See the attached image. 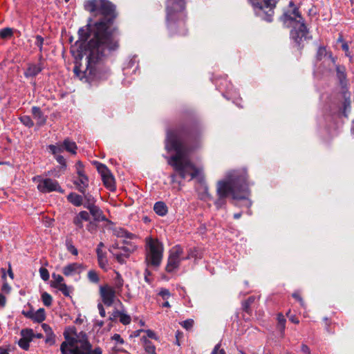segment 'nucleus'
<instances>
[{
  "label": "nucleus",
  "mask_w": 354,
  "mask_h": 354,
  "mask_svg": "<svg viewBox=\"0 0 354 354\" xmlns=\"http://www.w3.org/2000/svg\"><path fill=\"white\" fill-rule=\"evenodd\" d=\"M84 9L96 18H89L86 26L77 32L79 56L85 55L87 68L81 72L77 67L75 73L88 82L106 80L111 75L108 61L119 50L120 30L115 21L118 17L116 6L109 0H86Z\"/></svg>",
  "instance_id": "obj_1"
},
{
  "label": "nucleus",
  "mask_w": 354,
  "mask_h": 354,
  "mask_svg": "<svg viewBox=\"0 0 354 354\" xmlns=\"http://www.w3.org/2000/svg\"><path fill=\"white\" fill-rule=\"evenodd\" d=\"M202 132L198 118L194 111H189L183 113L181 120L167 129L165 138L166 150L176 152L168 158L167 163L180 178L185 179L189 175L190 180L196 178L200 183L204 181V176L188 156L198 147Z\"/></svg>",
  "instance_id": "obj_2"
},
{
  "label": "nucleus",
  "mask_w": 354,
  "mask_h": 354,
  "mask_svg": "<svg viewBox=\"0 0 354 354\" xmlns=\"http://www.w3.org/2000/svg\"><path fill=\"white\" fill-rule=\"evenodd\" d=\"M248 174L245 169L235 170L227 176V180H220L217 183L216 192L218 196L215 201L216 207L221 208L226 203L225 198L231 195L233 199H245L250 195Z\"/></svg>",
  "instance_id": "obj_3"
},
{
  "label": "nucleus",
  "mask_w": 354,
  "mask_h": 354,
  "mask_svg": "<svg viewBox=\"0 0 354 354\" xmlns=\"http://www.w3.org/2000/svg\"><path fill=\"white\" fill-rule=\"evenodd\" d=\"M289 6L293 8L292 10L284 11L279 20L286 27L292 28L290 30V38L301 50L304 47L303 41L310 38L308 36L309 31L298 8L295 7L292 1L289 2Z\"/></svg>",
  "instance_id": "obj_4"
},
{
  "label": "nucleus",
  "mask_w": 354,
  "mask_h": 354,
  "mask_svg": "<svg viewBox=\"0 0 354 354\" xmlns=\"http://www.w3.org/2000/svg\"><path fill=\"white\" fill-rule=\"evenodd\" d=\"M166 26L169 36L187 34L185 10L166 9Z\"/></svg>",
  "instance_id": "obj_5"
},
{
  "label": "nucleus",
  "mask_w": 354,
  "mask_h": 354,
  "mask_svg": "<svg viewBox=\"0 0 354 354\" xmlns=\"http://www.w3.org/2000/svg\"><path fill=\"white\" fill-rule=\"evenodd\" d=\"M254 8L256 15L267 22L273 21L277 0H248Z\"/></svg>",
  "instance_id": "obj_6"
},
{
  "label": "nucleus",
  "mask_w": 354,
  "mask_h": 354,
  "mask_svg": "<svg viewBox=\"0 0 354 354\" xmlns=\"http://www.w3.org/2000/svg\"><path fill=\"white\" fill-rule=\"evenodd\" d=\"M145 261L148 266L158 267L162 259L163 245L157 239H149Z\"/></svg>",
  "instance_id": "obj_7"
},
{
  "label": "nucleus",
  "mask_w": 354,
  "mask_h": 354,
  "mask_svg": "<svg viewBox=\"0 0 354 354\" xmlns=\"http://www.w3.org/2000/svg\"><path fill=\"white\" fill-rule=\"evenodd\" d=\"M34 180H37V189L42 193H48L53 191L63 193L64 190L59 186L58 182L56 180H53L49 178H42L41 176H37L34 178Z\"/></svg>",
  "instance_id": "obj_8"
},
{
  "label": "nucleus",
  "mask_w": 354,
  "mask_h": 354,
  "mask_svg": "<svg viewBox=\"0 0 354 354\" xmlns=\"http://www.w3.org/2000/svg\"><path fill=\"white\" fill-rule=\"evenodd\" d=\"M183 252V248L180 245H176L170 250L167 264L165 268L167 272H172L179 267L182 260L181 256Z\"/></svg>",
  "instance_id": "obj_9"
},
{
  "label": "nucleus",
  "mask_w": 354,
  "mask_h": 354,
  "mask_svg": "<svg viewBox=\"0 0 354 354\" xmlns=\"http://www.w3.org/2000/svg\"><path fill=\"white\" fill-rule=\"evenodd\" d=\"M96 164L97 169L101 175L104 185L111 192L114 191L115 189V182L111 171L102 163L97 162Z\"/></svg>",
  "instance_id": "obj_10"
},
{
  "label": "nucleus",
  "mask_w": 354,
  "mask_h": 354,
  "mask_svg": "<svg viewBox=\"0 0 354 354\" xmlns=\"http://www.w3.org/2000/svg\"><path fill=\"white\" fill-rule=\"evenodd\" d=\"M100 292L104 305L107 306H112L115 297V290L108 286H101L100 288Z\"/></svg>",
  "instance_id": "obj_11"
},
{
  "label": "nucleus",
  "mask_w": 354,
  "mask_h": 354,
  "mask_svg": "<svg viewBox=\"0 0 354 354\" xmlns=\"http://www.w3.org/2000/svg\"><path fill=\"white\" fill-rule=\"evenodd\" d=\"M22 337L19 340L18 345L22 349L28 351L29 348V344L34 338V333L32 329H23L21 331Z\"/></svg>",
  "instance_id": "obj_12"
},
{
  "label": "nucleus",
  "mask_w": 354,
  "mask_h": 354,
  "mask_svg": "<svg viewBox=\"0 0 354 354\" xmlns=\"http://www.w3.org/2000/svg\"><path fill=\"white\" fill-rule=\"evenodd\" d=\"M44 68V66L42 63H39L37 64H28V68L24 72V75L26 77H36Z\"/></svg>",
  "instance_id": "obj_13"
},
{
  "label": "nucleus",
  "mask_w": 354,
  "mask_h": 354,
  "mask_svg": "<svg viewBox=\"0 0 354 354\" xmlns=\"http://www.w3.org/2000/svg\"><path fill=\"white\" fill-rule=\"evenodd\" d=\"M342 97L344 98V102L339 110L342 111V115L347 118L348 111H350L351 109V94L347 90H344L342 91Z\"/></svg>",
  "instance_id": "obj_14"
},
{
  "label": "nucleus",
  "mask_w": 354,
  "mask_h": 354,
  "mask_svg": "<svg viewBox=\"0 0 354 354\" xmlns=\"http://www.w3.org/2000/svg\"><path fill=\"white\" fill-rule=\"evenodd\" d=\"M74 184L80 192L84 194L88 186V178L85 174L79 175L78 178L74 181Z\"/></svg>",
  "instance_id": "obj_15"
},
{
  "label": "nucleus",
  "mask_w": 354,
  "mask_h": 354,
  "mask_svg": "<svg viewBox=\"0 0 354 354\" xmlns=\"http://www.w3.org/2000/svg\"><path fill=\"white\" fill-rule=\"evenodd\" d=\"M90 214L93 217L95 221H104L106 220V217L103 215L102 211L98 206L88 207Z\"/></svg>",
  "instance_id": "obj_16"
},
{
  "label": "nucleus",
  "mask_w": 354,
  "mask_h": 354,
  "mask_svg": "<svg viewBox=\"0 0 354 354\" xmlns=\"http://www.w3.org/2000/svg\"><path fill=\"white\" fill-rule=\"evenodd\" d=\"M32 114L34 119L37 120V125L41 126L46 123V119L39 107L33 106L32 108Z\"/></svg>",
  "instance_id": "obj_17"
},
{
  "label": "nucleus",
  "mask_w": 354,
  "mask_h": 354,
  "mask_svg": "<svg viewBox=\"0 0 354 354\" xmlns=\"http://www.w3.org/2000/svg\"><path fill=\"white\" fill-rule=\"evenodd\" d=\"M186 0H167L166 9L185 10Z\"/></svg>",
  "instance_id": "obj_18"
},
{
  "label": "nucleus",
  "mask_w": 354,
  "mask_h": 354,
  "mask_svg": "<svg viewBox=\"0 0 354 354\" xmlns=\"http://www.w3.org/2000/svg\"><path fill=\"white\" fill-rule=\"evenodd\" d=\"M82 268V265L77 263H70L63 268L62 272L65 276H71L77 272Z\"/></svg>",
  "instance_id": "obj_19"
},
{
  "label": "nucleus",
  "mask_w": 354,
  "mask_h": 354,
  "mask_svg": "<svg viewBox=\"0 0 354 354\" xmlns=\"http://www.w3.org/2000/svg\"><path fill=\"white\" fill-rule=\"evenodd\" d=\"M67 200L76 207L83 205V196L75 192H71L67 196Z\"/></svg>",
  "instance_id": "obj_20"
},
{
  "label": "nucleus",
  "mask_w": 354,
  "mask_h": 354,
  "mask_svg": "<svg viewBox=\"0 0 354 354\" xmlns=\"http://www.w3.org/2000/svg\"><path fill=\"white\" fill-rule=\"evenodd\" d=\"M153 210L158 215L164 216L167 214L168 208L164 202L158 201L154 204Z\"/></svg>",
  "instance_id": "obj_21"
},
{
  "label": "nucleus",
  "mask_w": 354,
  "mask_h": 354,
  "mask_svg": "<svg viewBox=\"0 0 354 354\" xmlns=\"http://www.w3.org/2000/svg\"><path fill=\"white\" fill-rule=\"evenodd\" d=\"M336 73H337V77L339 81L340 84L342 86L343 91L344 89V86L346 85V75L345 73V68L343 66H336Z\"/></svg>",
  "instance_id": "obj_22"
},
{
  "label": "nucleus",
  "mask_w": 354,
  "mask_h": 354,
  "mask_svg": "<svg viewBox=\"0 0 354 354\" xmlns=\"http://www.w3.org/2000/svg\"><path fill=\"white\" fill-rule=\"evenodd\" d=\"M277 329L279 331L281 337L284 336V330L286 328V319L283 315L281 313L277 314Z\"/></svg>",
  "instance_id": "obj_23"
},
{
  "label": "nucleus",
  "mask_w": 354,
  "mask_h": 354,
  "mask_svg": "<svg viewBox=\"0 0 354 354\" xmlns=\"http://www.w3.org/2000/svg\"><path fill=\"white\" fill-rule=\"evenodd\" d=\"M96 253H97V262H98L99 266L102 269H105L106 266L108 263V261H107L106 257V252H104L100 248H97Z\"/></svg>",
  "instance_id": "obj_24"
},
{
  "label": "nucleus",
  "mask_w": 354,
  "mask_h": 354,
  "mask_svg": "<svg viewBox=\"0 0 354 354\" xmlns=\"http://www.w3.org/2000/svg\"><path fill=\"white\" fill-rule=\"evenodd\" d=\"M64 150L72 153L76 154L77 147L75 142L71 141L70 139L66 138L63 141Z\"/></svg>",
  "instance_id": "obj_25"
},
{
  "label": "nucleus",
  "mask_w": 354,
  "mask_h": 354,
  "mask_svg": "<svg viewBox=\"0 0 354 354\" xmlns=\"http://www.w3.org/2000/svg\"><path fill=\"white\" fill-rule=\"evenodd\" d=\"M255 297L250 296L242 302V310L243 312L250 315L252 313L251 305L254 302Z\"/></svg>",
  "instance_id": "obj_26"
},
{
  "label": "nucleus",
  "mask_w": 354,
  "mask_h": 354,
  "mask_svg": "<svg viewBox=\"0 0 354 354\" xmlns=\"http://www.w3.org/2000/svg\"><path fill=\"white\" fill-rule=\"evenodd\" d=\"M84 195L83 200H85V203H83L85 208L88 209V207L95 206V200L94 197L90 193L82 194Z\"/></svg>",
  "instance_id": "obj_27"
},
{
  "label": "nucleus",
  "mask_w": 354,
  "mask_h": 354,
  "mask_svg": "<svg viewBox=\"0 0 354 354\" xmlns=\"http://www.w3.org/2000/svg\"><path fill=\"white\" fill-rule=\"evenodd\" d=\"M142 340L144 342V347L146 352L148 353L156 354L155 351L156 347L151 341L147 339L146 337H142Z\"/></svg>",
  "instance_id": "obj_28"
},
{
  "label": "nucleus",
  "mask_w": 354,
  "mask_h": 354,
  "mask_svg": "<svg viewBox=\"0 0 354 354\" xmlns=\"http://www.w3.org/2000/svg\"><path fill=\"white\" fill-rule=\"evenodd\" d=\"M46 319L45 310L44 308H39L37 310L33 315L32 320L34 322L41 323Z\"/></svg>",
  "instance_id": "obj_29"
},
{
  "label": "nucleus",
  "mask_w": 354,
  "mask_h": 354,
  "mask_svg": "<svg viewBox=\"0 0 354 354\" xmlns=\"http://www.w3.org/2000/svg\"><path fill=\"white\" fill-rule=\"evenodd\" d=\"M53 287L54 288H58L59 290H60L62 294L66 296V297H68L70 296V292H71V288L67 286L66 283H63V284H54V285H52Z\"/></svg>",
  "instance_id": "obj_30"
},
{
  "label": "nucleus",
  "mask_w": 354,
  "mask_h": 354,
  "mask_svg": "<svg viewBox=\"0 0 354 354\" xmlns=\"http://www.w3.org/2000/svg\"><path fill=\"white\" fill-rule=\"evenodd\" d=\"M13 29L11 28H5L0 30V37L3 39H8L13 35Z\"/></svg>",
  "instance_id": "obj_31"
},
{
  "label": "nucleus",
  "mask_w": 354,
  "mask_h": 354,
  "mask_svg": "<svg viewBox=\"0 0 354 354\" xmlns=\"http://www.w3.org/2000/svg\"><path fill=\"white\" fill-rule=\"evenodd\" d=\"M81 343L80 349L81 351H84L86 354H88L90 351H91L92 345L90 342L86 339L79 341Z\"/></svg>",
  "instance_id": "obj_32"
},
{
  "label": "nucleus",
  "mask_w": 354,
  "mask_h": 354,
  "mask_svg": "<svg viewBox=\"0 0 354 354\" xmlns=\"http://www.w3.org/2000/svg\"><path fill=\"white\" fill-rule=\"evenodd\" d=\"M49 149L53 155H59L58 153H62L64 151V147L63 142L58 145H50L48 146Z\"/></svg>",
  "instance_id": "obj_33"
},
{
  "label": "nucleus",
  "mask_w": 354,
  "mask_h": 354,
  "mask_svg": "<svg viewBox=\"0 0 354 354\" xmlns=\"http://www.w3.org/2000/svg\"><path fill=\"white\" fill-rule=\"evenodd\" d=\"M87 277L88 280L94 283H98L100 281V277L98 274L94 270H91L88 272Z\"/></svg>",
  "instance_id": "obj_34"
},
{
  "label": "nucleus",
  "mask_w": 354,
  "mask_h": 354,
  "mask_svg": "<svg viewBox=\"0 0 354 354\" xmlns=\"http://www.w3.org/2000/svg\"><path fill=\"white\" fill-rule=\"evenodd\" d=\"M66 247L68 252H70L72 254L77 256L78 254V251L77 248L73 245V241L71 239H67L66 240Z\"/></svg>",
  "instance_id": "obj_35"
},
{
  "label": "nucleus",
  "mask_w": 354,
  "mask_h": 354,
  "mask_svg": "<svg viewBox=\"0 0 354 354\" xmlns=\"http://www.w3.org/2000/svg\"><path fill=\"white\" fill-rule=\"evenodd\" d=\"M121 250H122L125 258H128L131 253L136 250V245L133 243H129V246H122Z\"/></svg>",
  "instance_id": "obj_36"
},
{
  "label": "nucleus",
  "mask_w": 354,
  "mask_h": 354,
  "mask_svg": "<svg viewBox=\"0 0 354 354\" xmlns=\"http://www.w3.org/2000/svg\"><path fill=\"white\" fill-rule=\"evenodd\" d=\"M41 299L44 306L49 307L52 305L53 298L48 292H44L42 293Z\"/></svg>",
  "instance_id": "obj_37"
},
{
  "label": "nucleus",
  "mask_w": 354,
  "mask_h": 354,
  "mask_svg": "<svg viewBox=\"0 0 354 354\" xmlns=\"http://www.w3.org/2000/svg\"><path fill=\"white\" fill-rule=\"evenodd\" d=\"M116 276L114 279V284L115 288H117L119 290H121L122 287L123 286L124 281L122 278L121 274L116 272Z\"/></svg>",
  "instance_id": "obj_38"
},
{
  "label": "nucleus",
  "mask_w": 354,
  "mask_h": 354,
  "mask_svg": "<svg viewBox=\"0 0 354 354\" xmlns=\"http://www.w3.org/2000/svg\"><path fill=\"white\" fill-rule=\"evenodd\" d=\"M191 258H201V253L199 250L196 248H191L189 250L188 254L186 257H185V259H189Z\"/></svg>",
  "instance_id": "obj_39"
},
{
  "label": "nucleus",
  "mask_w": 354,
  "mask_h": 354,
  "mask_svg": "<svg viewBox=\"0 0 354 354\" xmlns=\"http://www.w3.org/2000/svg\"><path fill=\"white\" fill-rule=\"evenodd\" d=\"M21 122L28 127H32L34 125V123L31 119V118L28 115H23L19 118Z\"/></svg>",
  "instance_id": "obj_40"
},
{
  "label": "nucleus",
  "mask_w": 354,
  "mask_h": 354,
  "mask_svg": "<svg viewBox=\"0 0 354 354\" xmlns=\"http://www.w3.org/2000/svg\"><path fill=\"white\" fill-rule=\"evenodd\" d=\"M117 236L118 237H125L130 239H132L134 237L133 234L130 233L123 229H120V230L117 232Z\"/></svg>",
  "instance_id": "obj_41"
},
{
  "label": "nucleus",
  "mask_w": 354,
  "mask_h": 354,
  "mask_svg": "<svg viewBox=\"0 0 354 354\" xmlns=\"http://www.w3.org/2000/svg\"><path fill=\"white\" fill-rule=\"evenodd\" d=\"M326 49L324 46H320L317 52L316 58L317 61H321L323 57L326 56Z\"/></svg>",
  "instance_id": "obj_42"
},
{
  "label": "nucleus",
  "mask_w": 354,
  "mask_h": 354,
  "mask_svg": "<svg viewBox=\"0 0 354 354\" xmlns=\"http://www.w3.org/2000/svg\"><path fill=\"white\" fill-rule=\"evenodd\" d=\"M56 160L61 165L62 169H66V162L64 156L62 155H54Z\"/></svg>",
  "instance_id": "obj_43"
},
{
  "label": "nucleus",
  "mask_w": 354,
  "mask_h": 354,
  "mask_svg": "<svg viewBox=\"0 0 354 354\" xmlns=\"http://www.w3.org/2000/svg\"><path fill=\"white\" fill-rule=\"evenodd\" d=\"M131 317L128 315H126L123 313H121V315L120 317V322L124 324V325H127V324H129L130 322H131Z\"/></svg>",
  "instance_id": "obj_44"
},
{
  "label": "nucleus",
  "mask_w": 354,
  "mask_h": 354,
  "mask_svg": "<svg viewBox=\"0 0 354 354\" xmlns=\"http://www.w3.org/2000/svg\"><path fill=\"white\" fill-rule=\"evenodd\" d=\"M39 274H40L41 278L44 281H46L49 279V272L47 269H46L44 268H41L39 269Z\"/></svg>",
  "instance_id": "obj_45"
},
{
  "label": "nucleus",
  "mask_w": 354,
  "mask_h": 354,
  "mask_svg": "<svg viewBox=\"0 0 354 354\" xmlns=\"http://www.w3.org/2000/svg\"><path fill=\"white\" fill-rule=\"evenodd\" d=\"M194 320L192 319H187L183 321L181 323L182 326L186 330H190L194 326Z\"/></svg>",
  "instance_id": "obj_46"
},
{
  "label": "nucleus",
  "mask_w": 354,
  "mask_h": 354,
  "mask_svg": "<svg viewBox=\"0 0 354 354\" xmlns=\"http://www.w3.org/2000/svg\"><path fill=\"white\" fill-rule=\"evenodd\" d=\"M46 337L45 339V342L46 344H48L49 345H53L55 342V335L53 333L46 335Z\"/></svg>",
  "instance_id": "obj_47"
},
{
  "label": "nucleus",
  "mask_w": 354,
  "mask_h": 354,
  "mask_svg": "<svg viewBox=\"0 0 354 354\" xmlns=\"http://www.w3.org/2000/svg\"><path fill=\"white\" fill-rule=\"evenodd\" d=\"M53 279H54V281L53 282L52 285H54V284H63L64 283H62L64 281V278L62 276L59 275V274H53L52 275Z\"/></svg>",
  "instance_id": "obj_48"
},
{
  "label": "nucleus",
  "mask_w": 354,
  "mask_h": 354,
  "mask_svg": "<svg viewBox=\"0 0 354 354\" xmlns=\"http://www.w3.org/2000/svg\"><path fill=\"white\" fill-rule=\"evenodd\" d=\"M74 225L77 227V229H82L83 228V223L82 220L79 217V215L77 214L73 221Z\"/></svg>",
  "instance_id": "obj_49"
},
{
  "label": "nucleus",
  "mask_w": 354,
  "mask_h": 354,
  "mask_svg": "<svg viewBox=\"0 0 354 354\" xmlns=\"http://www.w3.org/2000/svg\"><path fill=\"white\" fill-rule=\"evenodd\" d=\"M44 41V38L41 35H37L36 36L35 44L39 48V50L40 52L42 51Z\"/></svg>",
  "instance_id": "obj_50"
},
{
  "label": "nucleus",
  "mask_w": 354,
  "mask_h": 354,
  "mask_svg": "<svg viewBox=\"0 0 354 354\" xmlns=\"http://www.w3.org/2000/svg\"><path fill=\"white\" fill-rule=\"evenodd\" d=\"M75 167H76L77 174L78 176L84 174V165L80 160H79L76 162Z\"/></svg>",
  "instance_id": "obj_51"
},
{
  "label": "nucleus",
  "mask_w": 354,
  "mask_h": 354,
  "mask_svg": "<svg viewBox=\"0 0 354 354\" xmlns=\"http://www.w3.org/2000/svg\"><path fill=\"white\" fill-rule=\"evenodd\" d=\"M221 343L217 344L214 346L211 354H226L225 350L223 348H221Z\"/></svg>",
  "instance_id": "obj_52"
},
{
  "label": "nucleus",
  "mask_w": 354,
  "mask_h": 354,
  "mask_svg": "<svg viewBox=\"0 0 354 354\" xmlns=\"http://www.w3.org/2000/svg\"><path fill=\"white\" fill-rule=\"evenodd\" d=\"M77 214L82 221H88L90 220V214L86 211H81Z\"/></svg>",
  "instance_id": "obj_53"
},
{
  "label": "nucleus",
  "mask_w": 354,
  "mask_h": 354,
  "mask_svg": "<svg viewBox=\"0 0 354 354\" xmlns=\"http://www.w3.org/2000/svg\"><path fill=\"white\" fill-rule=\"evenodd\" d=\"M68 352L71 354H86L84 351H81V349L78 346H75V348H69Z\"/></svg>",
  "instance_id": "obj_54"
},
{
  "label": "nucleus",
  "mask_w": 354,
  "mask_h": 354,
  "mask_svg": "<svg viewBox=\"0 0 354 354\" xmlns=\"http://www.w3.org/2000/svg\"><path fill=\"white\" fill-rule=\"evenodd\" d=\"M292 296L293 298L297 299L300 303L301 306H304V301L301 297V295L299 292H295L294 293H292Z\"/></svg>",
  "instance_id": "obj_55"
},
{
  "label": "nucleus",
  "mask_w": 354,
  "mask_h": 354,
  "mask_svg": "<svg viewBox=\"0 0 354 354\" xmlns=\"http://www.w3.org/2000/svg\"><path fill=\"white\" fill-rule=\"evenodd\" d=\"M60 351L62 352V354H71L68 352V343L66 341L62 343L60 346Z\"/></svg>",
  "instance_id": "obj_56"
},
{
  "label": "nucleus",
  "mask_w": 354,
  "mask_h": 354,
  "mask_svg": "<svg viewBox=\"0 0 354 354\" xmlns=\"http://www.w3.org/2000/svg\"><path fill=\"white\" fill-rule=\"evenodd\" d=\"M115 257L116 260L118 263L123 264L125 263L123 253H119V254H113Z\"/></svg>",
  "instance_id": "obj_57"
},
{
  "label": "nucleus",
  "mask_w": 354,
  "mask_h": 354,
  "mask_svg": "<svg viewBox=\"0 0 354 354\" xmlns=\"http://www.w3.org/2000/svg\"><path fill=\"white\" fill-rule=\"evenodd\" d=\"M121 313H122V312H120V310H115L113 312V313H112L111 316L109 317V319H110L111 321H115V319H116L118 317H120Z\"/></svg>",
  "instance_id": "obj_58"
},
{
  "label": "nucleus",
  "mask_w": 354,
  "mask_h": 354,
  "mask_svg": "<svg viewBox=\"0 0 354 354\" xmlns=\"http://www.w3.org/2000/svg\"><path fill=\"white\" fill-rule=\"evenodd\" d=\"M301 351L304 354H311L310 349L306 344H301Z\"/></svg>",
  "instance_id": "obj_59"
},
{
  "label": "nucleus",
  "mask_w": 354,
  "mask_h": 354,
  "mask_svg": "<svg viewBox=\"0 0 354 354\" xmlns=\"http://www.w3.org/2000/svg\"><path fill=\"white\" fill-rule=\"evenodd\" d=\"M160 295H161L164 299H166L170 296V292L167 289H162L160 292Z\"/></svg>",
  "instance_id": "obj_60"
},
{
  "label": "nucleus",
  "mask_w": 354,
  "mask_h": 354,
  "mask_svg": "<svg viewBox=\"0 0 354 354\" xmlns=\"http://www.w3.org/2000/svg\"><path fill=\"white\" fill-rule=\"evenodd\" d=\"M97 308L99 310V313L101 317H104L106 316L105 310L103 307V305L100 303L97 304Z\"/></svg>",
  "instance_id": "obj_61"
},
{
  "label": "nucleus",
  "mask_w": 354,
  "mask_h": 354,
  "mask_svg": "<svg viewBox=\"0 0 354 354\" xmlns=\"http://www.w3.org/2000/svg\"><path fill=\"white\" fill-rule=\"evenodd\" d=\"M43 330H44L46 335L53 333L52 328L46 324H43L41 325Z\"/></svg>",
  "instance_id": "obj_62"
},
{
  "label": "nucleus",
  "mask_w": 354,
  "mask_h": 354,
  "mask_svg": "<svg viewBox=\"0 0 354 354\" xmlns=\"http://www.w3.org/2000/svg\"><path fill=\"white\" fill-rule=\"evenodd\" d=\"M145 333L147 334V337L151 339H157L156 333L151 330H145Z\"/></svg>",
  "instance_id": "obj_63"
},
{
  "label": "nucleus",
  "mask_w": 354,
  "mask_h": 354,
  "mask_svg": "<svg viewBox=\"0 0 354 354\" xmlns=\"http://www.w3.org/2000/svg\"><path fill=\"white\" fill-rule=\"evenodd\" d=\"M342 50L345 52L346 56H350L349 47L347 43L344 42L342 45Z\"/></svg>",
  "instance_id": "obj_64"
}]
</instances>
